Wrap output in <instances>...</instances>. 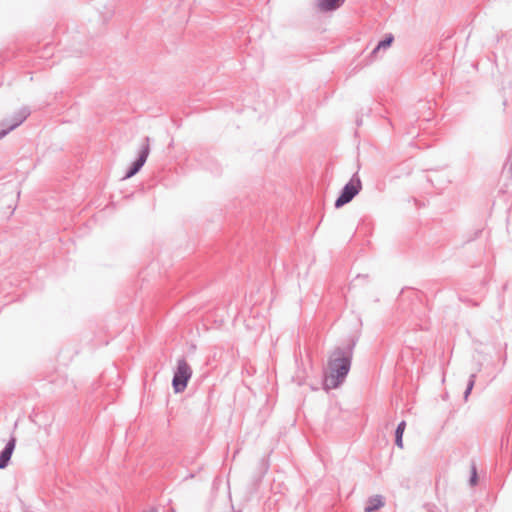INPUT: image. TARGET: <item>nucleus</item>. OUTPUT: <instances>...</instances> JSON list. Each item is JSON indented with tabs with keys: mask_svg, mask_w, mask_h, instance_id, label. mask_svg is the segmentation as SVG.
<instances>
[{
	"mask_svg": "<svg viewBox=\"0 0 512 512\" xmlns=\"http://www.w3.org/2000/svg\"><path fill=\"white\" fill-rule=\"evenodd\" d=\"M354 346L352 340L343 347H336L329 356V375L325 379L328 388H337L344 382L351 368Z\"/></svg>",
	"mask_w": 512,
	"mask_h": 512,
	"instance_id": "f257e3e1",
	"label": "nucleus"
},
{
	"mask_svg": "<svg viewBox=\"0 0 512 512\" xmlns=\"http://www.w3.org/2000/svg\"><path fill=\"white\" fill-rule=\"evenodd\" d=\"M192 376V369L185 359L177 361V368L174 372L172 386L176 393L182 392L186 389L189 379Z\"/></svg>",
	"mask_w": 512,
	"mask_h": 512,
	"instance_id": "7ed1b4c3",
	"label": "nucleus"
},
{
	"mask_svg": "<svg viewBox=\"0 0 512 512\" xmlns=\"http://www.w3.org/2000/svg\"><path fill=\"white\" fill-rule=\"evenodd\" d=\"M405 428H406V422L403 420L401 421L398 425H397V428L395 430V435H401L403 436V433L405 431Z\"/></svg>",
	"mask_w": 512,
	"mask_h": 512,
	"instance_id": "9b49d317",
	"label": "nucleus"
},
{
	"mask_svg": "<svg viewBox=\"0 0 512 512\" xmlns=\"http://www.w3.org/2000/svg\"><path fill=\"white\" fill-rule=\"evenodd\" d=\"M345 0H318L317 7L322 12L334 11L338 9Z\"/></svg>",
	"mask_w": 512,
	"mask_h": 512,
	"instance_id": "6e6552de",
	"label": "nucleus"
},
{
	"mask_svg": "<svg viewBox=\"0 0 512 512\" xmlns=\"http://www.w3.org/2000/svg\"><path fill=\"white\" fill-rule=\"evenodd\" d=\"M150 153V138L145 137L144 142L141 146L138 158L132 163L125 174V178H131L137 174L145 164Z\"/></svg>",
	"mask_w": 512,
	"mask_h": 512,
	"instance_id": "20e7f679",
	"label": "nucleus"
},
{
	"mask_svg": "<svg viewBox=\"0 0 512 512\" xmlns=\"http://www.w3.org/2000/svg\"><path fill=\"white\" fill-rule=\"evenodd\" d=\"M469 482L472 486L477 483V472H476L475 466L472 467V474H471Z\"/></svg>",
	"mask_w": 512,
	"mask_h": 512,
	"instance_id": "f8f14e48",
	"label": "nucleus"
},
{
	"mask_svg": "<svg viewBox=\"0 0 512 512\" xmlns=\"http://www.w3.org/2000/svg\"><path fill=\"white\" fill-rule=\"evenodd\" d=\"M475 379H476V374L475 373H472L469 377V381L467 383V387H466V390L464 392V399L467 400L468 399V396L470 395L473 387H474V384H475Z\"/></svg>",
	"mask_w": 512,
	"mask_h": 512,
	"instance_id": "9d476101",
	"label": "nucleus"
},
{
	"mask_svg": "<svg viewBox=\"0 0 512 512\" xmlns=\"http://www.w3.org/2000/svg\"><path fill=\"white\" fill-rule=\"evenodd\" d=\"M394 40V37L390 34L385 39L381 40L377 46L373 49L371 55L376 56L377 53L382 50L388 48Z\"/></svg>",
	"mask_w": 512,
	"mask_h": 512,
	"instance_id": "1a4fd4ad",
	"label": "nucleus"
},
{
	"mask_svg": "<svg viewBox=\"0 0 512 512\" xmlns=\"http://www.w3.org/2000/svg\"><path fill=\"white\" fill-rule=\"evenodd\" d=\"M30 110L27 107L21 108L9 122H3L2 126H6V128H2L0 131V139L6 136L10 131L18 127L20 124L24 122V120L29 116Z\"/></svg>",
	"mask_w": 512,
	"mask_h": 512,
	"instance_id": "39448f33",
	"label": "nucleus"
},
{
	"mask_svg": "<svg viewBox=\"0 0 512 512\" xmlns=\"http://www.w3.org/2000/svg\"><path fill=\"white\" fill-rule=\"evenodd\" d=\"M385 505V499L382 495H373L366 501L364 512H376Z\"/></svg>",
	"mask_w": 512,
	"mask_h": 512,
	"instance_id": "0eeeda50",
	"label": "nucleus"
},
{
	"mask_svg": "<svg viewBox=\"0 0 512 512\" xmlns=\"http://www.w3.org/2000/svg\"><path fill=\"white\" fill-rule=\"evenodd\" d=\"M403 436L401 435H395V444L399 447V448H403V440H402Z\"/></svg>",
	"mask_w": 512,
	"mask_h": 512,
	"instance_id": "ddd939ff",
	"label": "nucleus"
},
{
	"mask_svg": "<svg viewBox=\"0 0 512 512\" xmlns=\"http://www.w3.org/2000/svg\"><path fill=\"white\" fill-rule=\"evenodd\" d=\"M362 183L358 173L353 174L350 181L342 188L339 197L335 201V207L340 208L352 201L361 191Z\"/></svg>",
	"mask_w": 512,
	"mask_h": 512,
	"instance_id": "f03ea898",
	"label": "nucleus"
},
{
	"mask_svg": "<svg viewBox=\"0 0 512 512\" xmlns=\"http://www.w3.org/2000/svg\"><path fill=\"white\" fill-rule=\"evenodd\" d=\"M16 439L11 438L5 445L4 449L0 452V469H4L8 466L14 451Z\"/></svg>",
	"mask_w": 512,
	"mask_h": 512,
	"instance_id": "423d86ee",
	"label": "nucleus"
}]
</instances>
